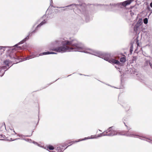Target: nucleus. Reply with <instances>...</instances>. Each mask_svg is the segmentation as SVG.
<instances>
[{
	"label": "nucleus",
	"instance_id": "f257e3e1",
	"mask_svg": "<svg viewBox=\"0 0 152 152\" xmlns=\"http://www.w3.org/2000/svg\"><path fill=\"white\" fill-rule=\"evenodd\" d=\"M52 50L63 53L66 52L78 51L85 53H89L101 58L113 64H116L121 66V63L119 56H113L110 53L98 51L93 50L88 52L85 50L84 45L81 42L74 39L70 41H64L62 46L53 48Z\"/></svg>",
	"mask_w": 152,
	"mask_h": 152
},
{
	"label": "nucleus",
	"instance_id": "f03ea898",
	"mask_svg": "<svg viewBox=\"0 0 152 152\" xmlns=\"http://www.w3.org/2000/svg\"><path fill=\"white\" fill-rule=\"evenodd\" d=\"M89 7L88 5H87L85 3H83L79 4H72L65 7H57V8H64L63 10L64 11L75 8L78 9L80 12L84 15L85 20L86 22H87L91 19V12L88 10Z\"/></svg>",
	"mask_w": 152,
	"mask_h": 152
},
{
	"label": "nucleus",
	"instance_id": "7ed1b4c3",
	"mask_svg": "<svg viewBox=\"0 0 152 152\" xmlns=\"http://www.w3.org/2000/svg\"><path fill=\"white\" fill-rule=\"evenodd\" d=\"M132 1H133V0H127L116 4L110 3L109 5L103 4L101 5L107 11H115L119 8H122V6L125 7L127 5L130 4Z\"/></svg>",
	"mask_w": 152,
	"mask_h": 152
},
{
	"label": "nucleus",
	"instance_id": "20e7f679",
	"mask_svg": "<svg viewBox=\"0 0 152 152\" xmlns=\"http://www.w3.org/2000/svg\"><path fill=\"white\" fill-rule=\"evenodd\" d=\"M47 20L44 19L37 26L34 30H33L31 32H30L29 33L28 35L26 38H25L22 41L19 42L18 44L15 45L14 46L15 48H19L20 49H21V47L20 46H18V45H19L25 42L29 38V37H31L33 34L36 33L37 32V31L39 30V29L42 26L47 23Z\"/></svg>",
	"mask_w": 152,
	"mask_h": 152
},
{
	"label": "nucleus",
	"instance_id": "39448f33",
	"mask_svg": "<svg viewBox=\"0 0 152 152\" xmlns=\"http://www.w3.org/2000/svg\"><path fill=\"white\" fill-rule=\"evenodd\" d=\"M127 13H130V16L128 17L126 19V21L129 24V35L130 36L132 37L133 36V18L132 16L133 15V12L131 10L127 12Z\"/></svg>",
	"mask_w": 152,
	"mask_h": 152
},
{
	"label": "nucleus",
	"instance_id": "423d86ee",
	"mask_svg": "<svg viewBox=\"0 0 152 152\" xmlns=\"http://www.w3.org/2000/svg\"><path fill=\"white\" fill-rule=\"evenodd\" d=\"M114 128V127L112 126L109 127L106 130V133H108V136H113L118 134V131L113 129Z\"/></svg>",
	"mask_w": 152,
	"mask_h": 152
},
{
	"label": "nucleus",
	"instance_id": "0eeeda50",
	"mask_svg": "<svg viewBox=\"0 0 152 152\" xmlns=\"http://www.w3.org/2000/svg\"><path fill=\"white\" fill-rule=\"evenodd\" d=\"M50 54V52L47 51L46 52H44L40 53L39 55L36 54L35 53H32L31 55L28 56L26 58V60H28L31 58H34L36 56H42V55H46Z\"/></svg>",
	"mask_w": 152,
	"mask_h": 152
},
{
	"label": "nucleus",
	"instance_id": "6e6552de",
	"mask_svg": "<svg viewBox=\"0 0 152 152\" xmlns=\"http://www.w3.org/2000/svg\"><path fill=\"white\" fill-rule=\"evenodd\" d=\"M64 42L61 39L56 40L52 43L51 45L53 48H56L62 44Z\"/></svg>",
	"mask_w": 152,
	"mask_h": 152
},
{
	"label": "nucleus",
	"instance_id": "1a4fd4ad",
	"mask_svg": "<svg viewBox=\"0 0 152 152\" xmlns=\"http://www.w3.org/2000/svg\"><path fill=\"white\" fill-rule=\"evenodd\" d=\"M122 106L124 108L126 111H128L130 109V106L129 104L126 102H124L121 104Z\"/></svg>",
	"mask_w": 152,
	"mask_h": 152
},
{
	"label": "nucleus",
	"instance_id": "9d476101",
	"mask_svg": "<svg viewBox=\"0 0 152 152\" xmlns=\"http://www.w3.org/2000/svg\"><path fill=\"white\" fill-rule=\"evenodd\" d=\"M137 136L139 137V138L140 139L144 140H145L147 141L152 144V140H150L148 138H146L145 137L139 136L137 135H136L134 134V137H137Z\"/></svg>",
	"mask_w": 152,
	"mask_h": 152
},
{
	"label": "nucleus",
	"instance_id": "9b49d317",
	"mask_svg": "<svg viewBox=\"0 0 152 152\" xmlns=\"http://www.w3.org/2000/svg\"><path fill=\"white\" fill-rule=\"evenodd\" d=\"M122 135H124L125 136L128 137H133V131L132 130H128L125 131L124 134Z\"/></svg>",
	"mask_w": 152,
	"mask_h": 152
},
{
	"label": "nucleus",
	"instance_id": "f8f14e48",
	"mask_svg": "<svg viewBox=\"0 0 152 152\" xmlns=\"http://www.w3.org/2000/svg\"><path fill=\"white\" fill-rule=\"evenodd\" d=\"M8 56L12 59H15L19 58V57L15 55V53H10L8 55Z\"/></svg>",
	"mask_w": 152,
	"mask_h": 152
},
{
	"label": "nucleus",
	"instance_id": "ddd939ff",
	"mask_svg": "<svg viewBox=\"0 0 152 152\" xmlns=\"http://www.w3.org/2000/svg\"><path fill=\"white\" fill-rule=\"evenodd\" d=\"M141 26L136 23L134 28V31L136 32L139 31H140Z\"/></svg>",
	"mask_w": 152,
	"mask_h": 152
},
{
	"label": "nucleus",
	"instance_id": "4468645a",
	"mask_svg": "<svg viewBox=\"0 0 152 152\" xmlns=\"http://www.w3.org/2000/svg\"><path fill=\"white\" fill-rule=\"evenodd\" d=\"M0 69H1V70L2 69H4L5 72H6L7 70L10 67H8L7 66H0Z\"/></svg>",
	"mask_w": 152,
	"mask_h": 152
},
{
	"label": "nucleus",
	"instance_id": "2eb2a0df",
	"mask_svg": "<svg viewBox=\"0 0 152 152\" xmlns=\"http://www.w3.org/2000/svg\"><path fill=\"white\" fill-rule=\"evenodd\" d=\"M131 46L130 49V54H132L133 50V42L131 41L130 42Z\"/></svg>",
	"mask_w": 152,
	"mask_h": 152
},
{
	"label": "nucleus",
	"instance_id": "dca6fc26",
	"mask_svg": "<svg viewBox=\"0 0 152 152\" xmlns=\"http://www.w3.org/2000/svg\"><path fill=\"white\" fill-rule=\"evenodd\" d=\"M10 61L8 60H6L4 61V63L5 64L6 66H7L8 67H9V64L10 63Z\"/></svg>",
	"mask_w": 152,
	"mask_h": 152
},
{
	"label": "nucleus",
	"instance_id": "f3484780",
	"mask_svg": "<svg viewBox=\"0 0 152 152\" xmlns=\"http://www.w3.org/2000/svg\"><path fill=\"white\" fill-rule=\"evenodd\" d=\"M55 150L57 151V152H63V151L61 150V147L60 146L55 148Z\"/></svg>",
	"mask_w": 152,
	"mask_h": 152
},
{
	"label": "nucleus",
	"instance_id": "a211bd4d",
	"mask_svg": "<svg viewBox=\"0 0 152 152\" xmlns=\"http://www.w3.org/2000/svg\"><path fill=\"white\" fill-rule=\"evenodd\" d=\"M126 61V58L125 57H121L120 59V62L123 63H124Z\"/></svg>",
	"mask_w": 152,
	"mask_h": 152
},
{
	"label": "nucleus",
	"instance_id": "6ab92c4d",
	"mask_svg": "<svg viewBox=\"0 0 152 152\" xmlns=\"http://www.w3.org/2000/svg\"><path fill=\"white\" fill-rule=\"evenodd\" d=\"M48 148L50 150H53L54 149V147L50 145H49L48 146Z\"/></svg>",
	"mask_w": 152,
	"mask_h": 152
},
{
	"label": "nucleus",
	"instance_id": "aec40b11",
	"mask_svg": "<svg viewBox=\"0 0 152 152\" xmlns=\"http://www.w3.org/2000/svg\"><path fill=\"white\" fill-rule=\"evenodd\" d=\"M125 131H122L119 132H118V135H123L125 136L124 135H122L123 134H124L125 133Z\"/></svg>",
	"mask_w": 152,
	"mask_h": 152
},
{
	"label": "nucleus",
	"instance_id": "412c9836",
	"mask_svg": "<svg viewBox=\"0 0 152 152\" xmlns=\"http://www.w3.org/2000/svg\"><path fill=\"white\" fill-rule=\"evenodd\" d=\"M137 23L139 25H140L141 26L142 24V19H140L138 20V21L137 22Z\"/></svg>",
	"mask_w": 152,
	"mask_h": 152
},
{
	"label": "nucleus",
	"instance_id": "4be33fe9",
	"mask_svg": "<svg viewBox=\"0 0 152 152\" xmlns=\"http://www.w3.org/2000/svg\"><path fill=\"white\" fill-rule=\"evenodd\" d=\"M143 22L145 24H147L148 23V18H144L143 19Z\"/></svg>",
	"mask_w": 152,
	"mask_h": 152
},
{
	"label": "nucleus",
	"instance_id": "5701e85b",
	"mask_svg": "<svg viewBox=\"0 0 152 152\" xmlns=\"http://www.w3.org/2000/svg\"><path fill=\"white\" fill-rule=\"evenodd\" d=\"M103 136H108V133H106V130L101 133Z\"/></svg>",
	"mask_w": 152,
	"mask_h": 152
},
{
	"label": "nucleus",
	"instance_id": "b1692460",
	"mask_svg": "<svg viewBox=\"0 0 152 152\" xmlns=\"http://www.w3.org/2000/svg\"><path fill=\"white\" fill-rule=\"evenodd\" d=\"M74 141H71V142H68V143H69V144H70V145H68L67 147H66V148L64 149H66V148H67L68 147H69V146H70V145H72V144H74Z\"/></svg>",
	"mask_w": 152,
	"mask_h": 152
},
{
	"label": "nucleus",
	"instance_id": "393cba45",
	"mask_svg": "<svg viewBox=\"0 0 152 152\" xmlns=\"http://www.w3.org/2000/svg\"><path fill=\"white\" fill-rule=\"evenodd\" d=\"M124 123L125 126L127 127V129L128 130H132V129H131L129 127L125 124V123L124 122Z\"/></svg>",
	"mask_w": 152,
	"mask_h": 152
},
{
	"label": "nucleus",
	"instance_id": "a878e982",
	"mask_svg": "<svg viewBox=\"0 0 152 152\" xmlns=\"http://www.w3.org/2000/svg\"><path fill=\"white\" fill-rule=\"evenodd\" d=\"M92 138H92V137L90 138V137H85L83 139H81V141L85 140H86L88 139H92Z\"/></svg>",
	"mask_w": 152,
	"mask_h": 152
},
{
	"label": "nucleus",
	"instance_id": "bb28decb",
	"mask_svg": "<svg viewBox=\"0 0 152 152\" xmlns=\"http://www.w3.org/2000/svg\"><path fill=\"white\" fill-rule=\"evenodd\" d=\"M19 139H20V138H16V139H14V140H13L12 138H10V140L11 141H14V140H19Z\"/></svg>",
	"mask_w": 152,
	"mask_h": 152
},
{
	"label": "nucleus",
	"instance_id": "cd10ccee",
	"mask_svg": "<svg viewBox=\"0 0 152 152\" xmlns=\"http://www.w3.org/2000/svg\"><path fill=\"white\" fill-rule=\"evenodd\" d=\"M5 137V135L3 134H0V138H4Z\"/></svg>",
	"mask_w": 152,
	"mask_h": 152
},
{
	"label": "nucleus",
	"instance_id": "c85d7f7f",
	"mask_svg": "<svg viewBox=\"0 0 152 152\" xmlns=\"http://www.w3.org/2000/svg\"><path fill=\"white\" fill-rule=\"evenodd\" d=\"M33 143L36 145H38V146L39 145V144H38L37 142H36L34 141H33Z\"/></svg>",
	"mask_w": 152,
	"mask_h": 152
},
{
	"label": "nucleus",
	"instance_id": "c756f323",
	"mask_svg": "<svg viewBox=\"0 0 152 152\" xmlns=\"http://www.w3.org/2000/svg\"><path fill=\"white\" fill-rule=\"evenodd\" d=\"M137 45V47L140 46H139V40H136V43Z\"/></svg>",
	"mask_w": 152,
	"mask_h": 152
},
{
	"label": "nucleus",
	"instance_id": "7c9ffc66",
	"mask_svg": "<svg viewBox=\"0 0 152 152\" xmlns=\"http://www.w3.org/2000/svg\"><path fill=\"white\" fill-rule=\"evenodd\" d=\"M146 62L147 63H149V64H150V66L151 67V68H152V64H151L150 62L148 61H146Z\"/></svg>",
	"mask_w": 152,
	"mask_h": 152
},
{
	"label": "nucleus",
	"instance_id": "2f4dec72",
	"mask_svg": "<svg viewBox=\"0 0 152 152\" xmlns=\"http://www.w3.org/2000/svg\"><path fill=\"white\" fill-rule=\"evenodd\" d=\"M115 67L117 69H120V67H121L120 66H115Z\"/></svg>",
	"mask_w": 152,
	"mask_h": 152
},
{
	"label": "nucleus",
	"instance_id": "473e14b6",
	"mask_svg": "<svg viewBox=\"0 0 152 152\" xmlns=\"http://www.w3.org/2000/svg\"><path fill=\"white\" fill-rule=\"evenodd\" d=\"M81 141V139H80L78 140H75L74 142V143L75 142H80Z\"/></svg>",
	"mask_w": 152,
	"mask_h": 152
},
{
	"label": "nucleus",
	"instance_id": "72a5a7b5",
	"mask_svg": "<svg viewBox=\"0 0 152 152\" xmlns=\"http://www.w3.org/2000/svg\"><path fill=\"white\" fill-rule=\"evenodd\" d=\"M67 144L65 143L64 145H61L62 147H64L65 146H66L67 145Z\"/></svg>",
	"mask_w": 152,
	"mask_h": 152
},
{
	"label": "nucleus",
	"instance_id": "f704fd0d",
	"mask_svg": "<svg viewBox=\"0 0 152 152\" xmlns=\"http://www.w3.org/2000/svg\"><path fill=\"white\" fill-rule=\"evenodd\" d=\"M79 75H84V76H90V75H83V74H80V73H79Z\"/></svg>",
	"mask_w": 152,
	"mask_h": 152
},
{
	"label": "nucleus",
	"instance_id": "c9c22d12",
	"mask_svg": "<svg viewBox=\"0 0 152 152\" xmlns=\"http://www.w3.org/2000/svg\"><path fill=\"white\" fill-rule=\"evenodd\" d=\"M0 47L1 48H0V50H1L2 49V48H7L8 47Z\"/></svg>",
	"mask_w": 152,
	"mask_h": 152
},
{
	"label": "nucleus",
	"instance_id": "e433bc0d",
	"mask_svg": "<svg viewBox=\"0 0 152 152\" xmlns=\"http://www.w3.org/2000/svg\"><path fill=\"white\" fill-rule=\"evenodd\" d=\"M25 136L23 135V134H21L20 135V137H24Z\"/></svg>",
	"mask_w": 152,
	"mask_h": 152
},
{
	"label": "nucleus",
	"instance_id": "4c0bfd02",
	"mask_svg": "<svg viewBox=\"0 0 152 152\" xmlns=\"http://www.w3.org/2000/svg\"><path fill=\"white\" fill-rule=\"evenodd\" d=\"M55 53V52H50V54H54Z\"/></svg>",
	"mask_w": 152,
	"mask_h": 152
},
{
	"label": "nucleus",
	"instance_id": "58836bf2",
	"mask_svg": "<svg viewBox=\"0 0 152 152\" xmlns=\"http://www.w3.org/2000/svg\"><path fill=\"white\" fill-rule=\"evenodd\" d=\"M102 134H101V133H100L99 134V135L98 136V137H102V136H103V135H102Z\"/></svg>",
	"mask_w": 152,
	"mask_h": 152
},
{
	"label": "nucleus",
	"instance_id": "ea45409f",
	"mask_svg": "<svg viewBox=\"0 0 152 152\" xmlns=\"http://www.w3.org/2000/svg\"><path fill=\"white\" fill-rule=\"evenodd\" d=\"M5 71H4V72L2 74V75H1V77H2V76H3V75H4V74L5 73Z\"/></svg>",
	"mask_w": 152,
	"mask_h": 152
},
{
	"label": "nucleus",
	"instance_id": "a19ab883",
	"mask_svg": "<svg viewBox=\"0 0 152 152\" xmlns=\"http://www.w3.org/2000/svg\"><path fill=\"white\" fill-rule=\"evenodd\" d=\"M5 71H4V72L2 74V75H1V77H2V76H3V75H4V74L5 73Z\"/></svg>",
	"mask_w": 152,
	"mask_h": 152
},
{
	"label": "nucleus",
	"instance_id": "79ce46f5",
	"mask_svg": "<svg viewBox=\"0 0 152 152\" xmlns=\"http://www.w3.org/2000/svg\"><path fill=\"white\" fill-rule=\"evenodd\" d=\"M5 71H4V72L2 74V75H1V77H2V76H3V75H4V74L5 73Z\"/></svg>",
	"mask_w": 152,
	"mask_h": 152
},
{
	"label": "nucleus",
	"instance_id": "37998d69",
	"mask_svg": "<svg viewBox=\"0 0 152 152\" xmlns=\"http://www.w3.org/2000/svg\"><path fill=\"white\" fill-rule=\"evenodd\" d=\"M5 71H4V72L2 74V75H1V77H2V76H3V75H4V74L5 73Z\"/></svg>",
	"mask_w": 152,
	"mask_h": 152
},
{
	"label": "nucleus",
	"instance_id": "c03bdc74",
	"mask_svg": "<svg viewBox=\"0 0 152 152\" xmlns=\"http://www.w3.org/2000/svg\"><path fill=\"white\" fill-rule=\"evenodd\" d=\"M61 147V150L63 151V152L64 151V150H65V149H63V147H62V146Z\"/></svg>",
	"mask_w": 152,
	"mask_h": 152
},
{
	"label": "nucleus",
	"instance_id": "a18cd8bd",
	"mask_svg": "<svg viewBox=\"0 0 152 152\" xmlns=\"http://www.w3.org/2000/svg\"><path fill=\"white\" fill-rule=\"evenodd\" d=\"M150 6L152 8V2H151L150 4Z\"/></svg>",
	"mask_w": 152,
	"mask_h": 152
},
{
	"label": "nucleus",
	"instance_id": "49530a36",
	"mask_svg": "<svg viewBox=\"0 0 152 152\" xmlns=\"http://www.w3.org/2000/svg\"><path fill=\"white\" fill-rule=\"evenodd\" d=\"M32 135V134H31L30 135H26L25 136H26V137H30Z\"/></svg>",
	"mask_w": 152,
	"mask_h": 152
},
{
	"label": "nucleus",
	"instance_id": "de8ad7c7",
	"mask_svg": "<svg viewBox=\"0 0 152 152\" xmlns=\"http://www.w3.org/2000/svg\"><path fill=\"white\" fill-rule=\"evenodd\" d=\"M21 134H18V136H19V137H20V135Z\"/></svg>",
	"mask_w": 152,
	"mask_h": 152
},
{
	"label": "nucleus",
	"instance_id": "09e8293b",
	"mask_svg": "<svg viewBox=\"0 0 152 152\" xmlns=\"http://www.w3.org/2000/svg\"><path fill=\"white\" fill-rule=\"evenodd\" d=\"M133 6H131V7H130V8L131 9H132V8H133Z\"/></svg>",
	"mask_w": 152,
	"mask_h": 152
},
{
	"label": "nucleus",
	"instance_id": "8fccbe9b",
	"mask_svg": "<svg viewBox=\"0 0 152 152\" xmlns=\"http://www.w3.org/2000/svg\"><path fill=\"white\" fill-rule=\"evenodd\" d=\"M15 50V48H13L12 49V50L13 51Z\"/></svg>",
	"mask_w": 152,
	"mask_h": 152
},
{
	"label": "nucleus",
	"instance_id": "3c124183",
	"mask_svg": "<svg viewBox=\"0 0 152 152\" xmlns=\"http://www.w3.org/2000/svg\"><path fill=\"white\" fill-rule=\"evenodd\" d=\"M52 83H50V84H48V86L49 85L51 84Z\"/></svg>",
	"mask_w": 152,
	"mask_h": 152
},
{
	"label": "nucleus",
	"instance_id": "603ef678",
	"mask_svg": "<svg viewBox=\"0 0 152 152\" xmlns=\"http://www.w3.org/2000/svg\"><path fill=\"white\" fill-rule=\"evenodd\" d=\"M14 132L15 133V134H17L14 131Z\"/></svg>",
	"mask_w": 152,
	"mask_h": 152
},
{
	"label": "nucleus",
	"instance_id": "864d4df0",
	"mask_svg": "<svg viewBox=\"0 0 152 152\" xmlns=\"http://www.w3.org/2000/svg\"><path fill=\"white\" fill-rule=\"evenodd\" d=\"M68 75V76H67V77H69V76H70V75Z\"/></svg>",
	"mask_w": 152,
	"mask_h": 152
},
{
	"label": "nucleus",
	"instance_id": "5fc2aeb1",
	"mask_svg": "<svg viewBox=\"0 0 152 152\" xmlns=\"http://www.w3.org/2000/svg\"><path fill=\"white\" fill-rule=\"evenodd\" d=\"M52 2V0H50V2Z\"/></svg>",
	"mask_w": 152,
	"mask_h": 152
},
{
	"label": "nucleus",
	"instance_id": "6e6d98bb",
	"mask_svg": "<svg viewBox=\"0 0 152 152\" xmlns=\"http://www.w3.org/2000/svg\"><path fill=\"white\" fill-rule=\"evenodd\" d=\"M4 140V139H0V140Z\"/></svg>",
	"mask_w": 152,
	"mask_h": 152
},
{
	"label": "nucleus",
	"instance_id": "4d7b16f0",
	"mask_svg": "<svg viewBox=\"0 0 152 152\" xmlns=\"http://www.w3.org/2000/svg\"><path fill=\"white\" fill-rule=\"evenodd\" d=\"M45 16H46V15H44V16H43V17H42V18H43V17H45Z\"/></svg>",
	"mask_w": 152,
	"mask_h": 152
},
{
	"label": "nucleus",
	"instance_id": "13d9d810",
	"mask_svg": "<svg viewBox=\"0 0 152 152\" xmlns=\"http://www.w3.org/2000/svg\"><path fill=\"white\" fill-rule=\"evenodd\" d=\"M99 81H100V82H102V83H103V82H102L101 81H100V80H99Z\"/></svg>",
	"mask_w": 152,
	"mask_h": 152
},
{
	"label": "nucleus",
	"instance_id": "bf43d9fd",
	"mask_svg": "<svg viewBox=\"0 0 152 152\" xmlns=\"http://www.w3.org/2000/svg\"><path fill=\"white\" fill-rule=\"evenodd\" d=\"M39 119H38V123L39 121Z\"/></svg>",
	"mask_w": 152,
	"mask_h": 152
},
{
	"label": "nucleus",
	"instance_id": "052dcab7",
	"mask_svg": "<svg viewBox=\"0 0 152 152\" xmlns=\"http://www.w3.org/2000/svg\"><path fill=\"white\" fill-rule=\"evenodd\" d=\"M57 54V53H55H55H54V54Z\"/></svg>",
	"mask_w": 152,
	"mask_h": 152
},
{
	"label": "nucleus",
	"instance_id": "680f3d73",
	"mask_svg": "<svg viewBox=\"0 0 152 152\" xmlns=\"http://www.w3.org/2000/svg\"><path fill=\"white\" fill-rule=\"evenodd\" d=\"M4 125L5 126V123H4Z\"/></svg>",
	"mask_w": 152,
	"mask_h": 152
},
{
	"label": "nucleus",
	"instance_id": "e2e57ef3",
	"mask_svg": "<svg viewBox=\"0 0 152 152\" xmlns=\"http://www.w3.org/2000/svg\"><path fill=\"white\" fill-rule=\"evenodd\" d=\"M134 1H135L136 2V0H134Z\"/></svg>",
	"mask_w": 152,
	"mask_h": 152
},
{
	"label": "nucleus",
	"instance_id": "0e129e2a",
	"mask_svg": "<svg viewBox=\"0 0 152 152\" xmlns=\"http://www.w3.org/2000/svg\"><path fill=\"white\" fill-rule=\"evenodd\" d=\"M133 58H134V57H133Z\"/></svg>",
	"mask_w": 152,
	"mask_h": 152
},
{
	"label": "nucleus",
	"instance_id": "69168bd1",
	"mask_svg": "<svg viewBox=\"0 0 152 152\" xmlns=\"http://www.w3.org/2000/svg\"><path fill=\"white\" fill-rule=\"evenodd\" d=\"M7 57L9 56H7Z\"/></svg>",
	"mask_w": 152,
	"mask_h": 152
},
{
	"label": "nucleus",
	"instance_id": "338daca9",
	"mask_svg": "<svg viewBox=\"0 0 152 152\" xmlns=\"http://www.w3.org/2000/svg\"><path fill=\"white\" fill-rule=\"evenodd\" d=\"M57 80H56L54 82H55V81H56Z\"/></svg>",
	"mask_w": 152,
	"mask_h": 152
}]
</instances>
